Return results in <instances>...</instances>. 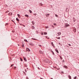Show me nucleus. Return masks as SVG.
Listing matches in <instances>:
<instances>
[{
	"label": "nucleus",
	"mask_w": 79,
	"mask_h": 79,
	"mask_svg": "<svg viewBox=\"0 0 79 79\" xmlns=\"http://www.w3.org/2000/svg\"><path fill=\"white\" fill-rule=\"evenodd\" d=\"M57 39H60V37H59L58 38H57Z\"/></svg>",
	"instance_id": "393cba45"
},
{
	"label": "nucleus",
	"mask_w": 79,
	"mask_h": 79,
	"mask_svg": "<svg viewBox=\"0 0 79 79\" xmlns=\"http://www.w3.org/2000/svg\"><path fill=\"white\" fill-rule=\"evenodd\" d=\"M42 35H44V33H41Z\"/></svg>",
	"instance_id": "2f4dec72"
},
{
	"label": "nucleus",
	"mask_w": 79,
	"mask_h": 79,
	"mask_svg": "<svg viewBox=\"0 0 79 79\" xmlns=\"http://www.w3.org/2000/svg\"><path fill=\"white\" fill-rule=\"evenodd\" d=\"M44 34L45 35H47V33H46V32H44Z\"/></svg>",
	"instance_id": "ddd939ff"
},
{
	"label": "nucleus",
	"mask_w": 79,
	"mask_h": 79,
	"mask_svg": "<svg viewBox=\"0 0 79 79\" xmlns=\"http://www.w3.org/2000/svg\"><path fill=\"white\" fill-rule=\"evenodd\" d=\"M45 27L46 29H47V28H48V27Z\"/></svg>",
	"instance_id": "4be33fe9"
},
{
	"label": "nucleus",
	"mask_w": 79,
	"mask_h": 79,
	"mask_svg": "<svg viewBox=\"0 0 79 79\" xmlns=\"http://www.w3.org/2000/svg\"><path fill=\"white\" fill-rule=\"evenodd\" d=\"M74 22H75V21H76V20H74L73 21Z\"/></svg>",
	"instance_id": "c85d7f7f"
},
{
	"label": "nucleus",
	"mask_w": 79,
	"mask_h": 79,
	"mask_svg": "<svg viewBox=\"0 0 79 79\" xmlns=\"http://www.w3.org/2000/svg\"><path fill=\"white\" fill-rule=\"evenodd\" d=\"M54 25L55 26V25H56V23H54Z\"/></svg>",
	"instance_id": "72a5a7b5"
},
{
	"label": "nucleus",
	"mask_w": 79,
	"mask_h": 79,
	"mask_svg": "<svg viewBox=\"0 0 79 79\" xmlns=\"http://www.w3.org/2000/svg\"><path fill=\"white\" fill-rule=\"evenodd\" d=\"M53 55H54V53H53Z\"/></svg>",
	"instance_id": "ea45409f"
},
{
	"label": "nucleus",
	"mask_w": 79,
	"mask_h": 79,
	"mask_svg": "<svg viewBox=\"0 0 79 79\" xmlns=\"http://www.w3.org/2000/svg\"><path fill=\"white\" fill-rule=\"evenodd\" d=\"M20 59H21L20 60L22 61H23V60H22V59L21 58H20Z\"/></svg>",
	"instance_id": "5701e85b"
},
{
	"label": "nucleus",
	"mask_w": 79,
	"mask_h": 79,
	"mask_svg": "<svg viewBox=\"0 0 79 79\" xmlns=\"http://www.w3.org/2000/svg\"><path fill=\"white\" fill-rule=\"evenodd\" d=\"M73 31L75 32H76V29L74 28V29L73 30Z\"/></svg>",
	"instance_id": "423d86ee"
},
{
	"label": "nucleus",
	"mask_w": 79,
	"mask_h": 79,
	"mask_svg": "<svg viewBox=\"0 0 79 79\" xmlns=\"http://www.w3.org/2000/svg\"><path fill=\"white\" fill-rule=\"evenodd\" d=\"M6 24H7V25L8 24V23H6Z\"/></svg>",
	"instance_id": "79ce46f5"
},
{
	"label": "nucleus",
	"mask_w": 79,
	"mask_h": 79,
	"mask_svg": "<svg viewBox=\"0 0 79 79\" xmlns=\"http://www.w3.org/2000/svg\"><path fill=\"white\" fill-rule=\"evenodd\" d=\"M68 45H69V46H71V45L70 44H68Z\"/></svg>",
	"instance_id": "c756f323"
},
{
	"label": "nucleus",
	"mask_w": 79,
	"mask_h": 79,
	"mask_svg": "<svg viewBox=\"0 0 79 79\" xmlns=\"http://www.w3.org/2000/svg\"><path fill=\"white\" fill-rule=\"evenodd\" d=\"M60 43H59V45H60Z\"/></svg>",
	"instance_id": "37998d69"
},
{
	"label": "nucleus",
	"mask_w": 79,
	"mask_h": 79,
	"mask_svg": "<svg viewBox=\"0 0 79 79\" xmlns=\"http://www.w3.org/2000/svg\"><path fill=\"white\" fill-rule=\"evenodd\" d=\"M17 15L18 16H20V15L19 14H18Z\"/></svg>",
	"instance_id": "bb28decb"
},
{
	"label": "nucleus",
	"mask_w": 79,
	"mask_h": 79,
	"mask_svg": "<svg viewBox=\"0 0 79 79\" xmlns=\"http://www.w3.org/2000/svg\"><path fill=\"white\" fill-rule=\"evenodd\" d=\"M40 53H43V52H42V51H40Z\"/></svg>",
	"instance_id": "4468645a"
},
{
	"label": "nucleus",
	"mask_w": 79,
	"mask_h": 79,
	"mask_svg": "<svg viewBox=\"0 0 79 79\" xmlns=\"http://www.w3.org/2000/svg\"><path fill=\"white\" fill-rule=\"evenodd\" d=\"M64 67L65 68H66V69H67L68 68V67L66 65H64Z\"/></svg>",
	"instance_id": "20e7f679"
},
{
	"label": "nucleus",
	"mask_w": 79,
	"mask_h": 79,
	"mask_svg": "<svg viewBox=\"0 0 79 79\" xmlns=\"http://www.w3.org/2000/svg\"><path fill=\"white\" fill-rule=\"evenodd\" d=\"M18 45H19V44H18Z\"/></svg>",
	"instance_id": "a18cd8bd"
},
{
	"label": "nucleus",
	"mask_w": 79,
	"mask_h": 79,
	"mask_svg": "<svg viewBox=\"0 0 79 79\" xmlns=\"http://www.w3.org/2000/svg\"><path fill=\"white\" fill-rule=\"evenodd\" d=\"M29 12H30V13H32V11H31V10H29Z\"/></svg>",
	"instance_id": "9b49d317"
},
{
	"label": "nucleus",
	"mask_w": 79,
	"mask_h": 79,
	"mask_svg": "<svg viewBox=\"0 0 79 79\" xmlns=\"http://www.w3.org/2000/svg\"><path fill=\"white\" fill-rule=\"evenodd\" d=\"M27 79H28V77H27Z\"/></svg>",
	"instance_id": "58836bf2"
},
{
	"label": "nucleus",
	"mask_w": 79,
	"mask_h": 79,
	"mask_svg": "<svg viewBox=\"0 0 79 79\" xmlns=\"http://www.w3.org/2000/svg\"><path fill=\"white\" fill-rule=\"evenodd\" d=\"M56 52H57V53H58V50L56 49Z\"/></svg>",
	"instance_id": "1a4fd4ad"
},
{
	"label": "nucleus",
	"mask_w": 79,
	"mask_h": 79,
	"mask_svg": "<svg viewBox=\"0 0 79 79\" xmlns=\"http://www.w3.org/2000/svg\"><path fill=\"white\" fill-rule=\"evenodd\" d=\"M49 15H50V14H48V15H46V16L47 17H48V16H49Z\"/></svg>",
	"instance_id": "2eb2a0df"
},
{
	"label": "nucleus",
	"mask_w": 79,
	"mask_h": 79,
	"mask_svg": "<svg viewBox=\"0 0 79 79\" xmlns=\"http://www.w3.org/2000/svg\"><path fill=\"white\" fill-rule=\"evenodd\" d=\"M32 23L33 24H34V22L32 21Z\"/></svg>",
	"instance_id": "a211bd4d"
},
{
	"label": "nucleus",
	"mask_w": 79,
	"mask_h": 79,
	"mask_svg": "<svg viewBox=\"0 0 79 79\" xmlns=\"http://www.w3.org/2000/svg\"><path fill=\"white\" fill-rule=\"evenodd\" d=\"M25 71H26V72H27L26 70L25 69Z\"/></svg>",
	"instance_id": "a19ab883"
},
{
	"label": "nucleus",
	"mask_w": 79,
	"mask_h": 79,
	"mask_svg": "<svg viewBox=\"0 0 79 79\" xmlns=\"http://www.w3.org/2000/svg\"><path fill=\"white\" fill-rule=\"evenodd\" d=\"M58 35H61V32H59L57 33Z\"/></svg>",
	"instance_id": "0eeeda50"
},
{
	"label": "nucleus",
	"mask_w": 79,
	"mask_h": 79,
	"mask_svg": "<svg viewBox=\"0 0 79 79\" xmlns=\"http://www.w3.org/2000/svg\"><path fill=\"white\" fill-rule=\"evenodd\" d=\"M15 68H16V67H15Z\"/></svg>",
	"instance_id": "49530a36"
},
{
	"label": "nucleus",
	"mask_w": 79,
	"mask_h": 79,
	"mask_svg": "<svg viewBox=\"0 0 79 79\" xmlns=\"http://www.w3.org/2000/svg\"><path fill=\"white\" fill-rule=\"evenodd\" d=\"M51 44L52 45V46H53V47H55V45L53 44V42H52L51 43Z\"/></svg>",
	"instance_id": "f03ea898"
},
{
	"label": "nucleus",
	"mask_w": 79,
	"mask_h": 79,
	"mask_svg": "<svg viewBox=\"0 0 79 79\" xmlns=\"http://www.w3.org/2000/svg\"><path fill=\"white\" fill-rule=\"evenodd\" d=\"M32 28H33V29H34V27L33 26H32Z\"/></svg>",
	"instance_id": "cd10ccee"
},
{
	"label": "nucleus",
	"mask_w": 79,
	"mask_h": 79,
	"mask_svg": "<svg viewBox=\"0 0 79 79\" xmlns=\"http://www.w3.org/2000/svg\"><path fill=\"white\" fill-rule=\"evenodd\" d=\"M40 6H42V5H43V4H42V3H40L39 4Z\"/></svg>",
	"instance_id": "6e6552de"
},
{
	"label": "nucleus",
	"mask_w": 79,
	"mask_h": 79,
	"mask_svg": "<svg viewBox=\"0 0 79 79\" xmlns=\"http://www.w3.org/2000/svg\"><path fill=\"white\" fill-rule=\"evenodd\" d=\"M51 79H52V78H51Z\"/></svg>",
	"instance_id": "c03bdc74"
},
{
	"label": "nucleus",
	"mask_w": 79,
	"mask_h": 79,
	"mask_svg": "<svg viewBox=\"0 0 79 79\" xmlns=\"http://www.w3.org/2000/svg\"><path fill=\"white\" fill-rule=\"evenodd\" d=\"M13 66V64H11V67Z\"/></svg>",
	"instance_id": "473e14b6"
},
{
	"label": "nucleus",
	"mask_w": 79,
	"mask_h": 79,
	"mask_svg": "<svg viewBox=\"0 0 79 79\" xmlns=\"http://www.w3.org/2000/svg\"><path fill=\"white\" fill-rule=\"evenodd\" d=\"M25 16L27 17V18H29V16L27 15H25Z\"/></svg>",
	"instance_id": "f8f14e48"
},
{
	"label": "nucleus",
	"mask_w": 79,
	"mask_h": 79,
	"mask_svg": "<svg viewBox=\"0 0 79 79\" xmlns=\"http://www.w3.org/2000/svg\"><path fill=\"white\" fill-rule=\"evenodd\" d=\"M69 26V24H68L67 23H66L65 24V27H68V26Z\"/></svg>",
	"instance_id": "f257e3e1"
},
{
	"label": "nucleus",
	"mask_w": 79,
	"mask_h": 79,
	"mask_svg": "<svg viewBox=\"0 0 79 79\" xmlns=\"http://www.w3.org/2000/svg\"><path fill=\"white\" fill-rule=\"evenodd\" d=\"M76 78H77V77H75L74 78V79H76Z\"/></svg>",
	"instance_id": "412c9836"
},
{
	"label": "nucleus",
	"mask_w": 79,
	"mask_h": 79,
	"mask_svg": "<svg viewBox=\"0 0 79 79\" xmlns=\"http://www.w3.org/2000/svg\"><path fill=\"white\" fill-rule=\"evenodd\" d=\"M30 45H32V46H34V44H30Z\"/></svg>",
	"instance_id": "aec40b11"
},
{
	"label": "nucleus",
	"mask_w": 79,
	"mask_h": 79,
	"mask_svg": "<svg viewBox=\"0 0 79 79\" xmlns=\"http://www.w3.org/2000/svg\"><path fill=\"white\" fill-rule=\"evenodd\" d=\"M19 18H21V16H20V15L19 16Z\"/></svg>",
	"instance_id": "f704fd0d"
},
{
	"label": "nucleus",
	"mask_w": 79,
	"mask_h": 79,
	"mask_svg": "<svg viewBox=\"0 0 79 79\" xmlns=\"http://www.w3.org/2000/svg\"><path fill=\"white\" fill-rule=\"evenodd\" d=\"M69 79H71V76H70L69 75Z\"/></svg>",
	"instance_id": "9d476101"
},
{
	"label": "nucleus",
	"mask_w": 79,
	"mask_h": 79,
	"mask_svg": "<svg viewBox=\"0 0 79 79\" xmlns=\"http://www.w3.org/2000/svg\"><path fill=\"white\" fill-rule=\"evenodd\" d=\"M34 15H35V16H36V15H37V14H36V13L34 14Z\"/></svg>",
	"instance_id": "a878e982"
},
{
	"label": "nucleus",
	"mask_w": 79,
	"mask_h": 79,
	"mask_svg": "<svg viewBox=\"0 0 79 79\" xmlns=\"http://www.w3.org/2000/svg\"><path fill=\"white\" fill-rule=\"evenodd\" d=\"M22 47H24V45L23 44Z\"/></svg>",
	"instance_id": "4c0bfd02"
},
{
	"label": "nucleus",
	"mask_w": 79,
	"mask_h": 79,
	"mask_svg": "<svg viewBox=\"0 0 79 79\" xmlns=\"http://www.w3.org/2000/svg\"><path fill=\"white\" fill-rule=\"evenodd\" d=\"M8 15H13V13L11 12H10L9 13Z\"/></svg>",
	"instance_id": "7ed1b4c3"
},
{
	"label": "nucleus",
	"mask_w": 79,
	"mask_h": 79,
	"mask_svg": "<svg viewBox=\"0 0 79 79\" xmlns=\"http://www.w3.org/2000/svg\"><path fill=\"white\" fill-rule=\"evenodd\" d=\"M24 41H25V42H27V41L26 40V39H24Z\"/></svg>",
	"instance_id": "f3484780"
},
{
	"label": "nucleus",
	"mask_w": 79,
	"mask_h": 79,
	"mask_svg": "<svg viewBox=\"0 0 79 79\" xmlns=\"http://www.w3.org/2000/svg\"><path fill=\"white\" fill-rule=\"evenodd\" d=\"M23 26H24V27H25V25H23Z\"/></svg>",
	"instance_id": "e433bc0d"
},
{
	"label": "nucleus",
	"mask_w": 79,
	"mask_h": 79,
	"mask_svg": "<svg viewBox=\"0 0 79 79\" xmlns=\"http://www.w3.org/2000/svg\"><path fill=\"white\" fill-rule=\"evenodd\" d=\"M39 47H41V45H39Z\"/></svg>",
	"instance_id": "c9c22d12"
},
{
	"label": "nucleus",
	"mask_w": 79,
	"mask_h": 79,
	"mask_svg": "<svg viewBox=\"0 0 79 79\" xmlns=\"http://www.w3.org/2000/svg\"><path fill=\"white\" fill-rule=\"evenodd\" d=\"M24 60L26 61H27V60H26V58L24 57H23Z\"/></svg>",
	"instance_id": "39448f33"
},
{
	"label": "nucleus",
	"mask_w": 79,
	"mask_h": 79,
	"mask_svg": "<svg viewBox=\"0 0 79 79\" xmlns=\"http://www.w3.org/2000/svg\"><path fill=\"white\" fill-rule=\"evenodd\" d=\"M73 20H74V19H75L74 18V17H73Z\"/></svg>",
	"instance_id": "7c9ffc66"
},
{
	"label": "nucleus",
	"mask_w": 79,
	"mask_h": 79,
	"mask_svg": "<svg viewBox=\"0 0 79 79\" xmlns=\"http://www.w3.org/2000/svg\"><path fill=\"white\" fill-rule=\"evenodd\" d=\"M55 16H56V17H58V15H56V14H55Z\"/></svg>",
	"instance_id": "b1692460"
},
{
	"label": "nucleus",
	"mask_w": 79,
	"mask_h": 79,
	"mask_svg": "<svg viewBox=\"0 0 79 79\" xmlns=\"http://www.w3.org/2000/svg\"><path fill=\"white\" fill-rule=\"evenodd\" d=\"M27 49H28V51H29V52H30V49H29L28 48H27Z\"/></svg>",
	"instance_id": "6ab92c4d"
},
{
	"label": "nucleus",
	"mask_w": 79,
	"mask_h": 79,
	"mask_svg": "<svg viewBox=\"0 0 79 79\" xmlns=\"http://www.w3.org/2000/svg\"><path fill=\"white\" fill-rule=\"evenodd\" d=\"M16 20L18 21H19V19H18V18H16Z\"/></svg>",
	"instance_id": "dca6fc26"
}]
</instances>
